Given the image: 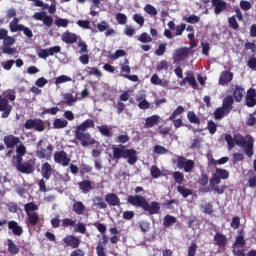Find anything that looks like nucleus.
<instances>
[{"instance_id":"nucleus-11","label":"nucleus","mask_w":256,"mask_h":256,"mask_svg":"<svg viewBox=\"0 0 256 256\" xmlns=\"http://www.w3.org/2000/svg\"><path fill=\"white\" fill-rule=\"evenodd\" d=\"M11 111H13V105L9 104V100L7 98H3L0 96V112L2 119L9 118L11 115Z\"/></svg>"},{"instance_id":"nucleus-25","label":"nucleus","mask_w":256,"mask_h":256,"mask_svg":"<svg viewBox=\"0 0 256 256\" xmlns=\"http://www.w3.org/2000/svg\"><path fill=\"white\" fill-rule=\"evenodd\" d=\"M160 117L157 114H154L150 117H147L145 119V127L146 129H151L152 127H155V125H159Z\"/></svg>"},{"instance_id":"nucleus-32","label":"nucleus","mask_w":256,"mask_h":256,"mask_svg":"<svg viewBox=\"0 0 256 256\" xmlns=\"http://www.w3.org/2000/svg\"><path fill=\"white\" fill-rule=\"evenodd\" d=\"M23 29V24H19V18H14L12 22H10V31L11 33H17V31H21Z\"/></svg>"},{"instance_id":"nucleus-46","label":"nucleus","mask_w":256,"mask_h":256,"mask_svg":"<svg viewBox=\"0 0 256 256\" xmlns=\"http://www.w3.org/2000/svg\"><path fill=\"white\" fill-rule=\"evenodd\" d=\"M228 25L230 29H234V31H237L239 29V22H237V18L235 16H231L228 18Z\"/></svg>"},{"instance_id":"nucleus-19","label":"nucleus","mask_w":256,"mask_h":256,"mask_svg":"<svg viewBox=\"0 0 256 256\" xmlns=\"http://www.w3.org/2000/svg\"><path fill=\"white\" fill-rule=\"evenodd\" d=\"M41 174L46 181H49L51 179V176L53 175V166L49 164V162H45L42 164L41 168Z\"/></svg>"},{"instance_id":"nucleus-23","label":"nucleus","mask_w":256,"mask_h":256,"mask_svg":"<svg viewBox=\"0 0 256 256\" xmlns=\"http://www.w3.org/2000/svg\"><path fill=\"white\" fill-rule=\"evenodd\" d=\"M234 103L235 99L233 96H226L222 101V107L226 110V112L231 113V111H233Z\"/></svg>"},{"instance_id":"nucleus-45","label":"nucleus","mask_w":256,"mask_h":256,"mask_svg":"<svg viewBox=\"0 0 256 256\" xmlns=\"http://www.w3.org/2000/svg\"><path fill=\"white\" fill-rule=\"evenodd\" d=\"M131 138H129V135L127 133L120 134L115 138L116 143H120V145H125V143H129Z\"/></svg>"},{"instance_id":"nucleus-35","label":"nucleus","mask_w":256,"mask_h":256,"mask_svg":"<svg viewBox=\"0 0 256 256\" xmlns=\"http://www.w3.org/2000/svg\"><path fill=\"white\" fill-rule=\"evenodd\" d=\"M183 113H185V108L183 106H178L168 117V121H174V119H177V117H179V115H183Z\"/></svg>"},{"instance_id":"nucleus-56","label":"nucleus","mask_w":256,"mask_h":256,"mask_svg":"<svg viewBox=\"0 0 256 256\" xmlns=\"http://www.w3.org/2000/svg\"><path fill=\"white\" fill-rule=\"evenodd\" d=\"M184 20L186 21V23H190L192 25H195V23H199V21H201L199 16L194 15V14H192L188 17H184Z\"/></svg>"},{"instance_id":"nucleus-22","label":"nucleus","mask_w":256,"mask_h":256,"mask_svg":"<svg viewBox=\"0 0 256 256\" xmlns=\"http://www.w3.org/2000/svg\"><path fill=\"white\" fill-rule=\"evenodd\" d=\"M246 105L248 107H255L256 105V91L253 88H250L247 92Z\"/></svg>"},{"instance_id":"nucleus-5","label":"nucleus","mask_w":256,"mask_h":256,"mask_svg":"<svg viewBox=\"0 0 256 256\" xmlns=\"http://www.w3.org/2000/svg\"><path fill=\"white\" fill-rule=\"evenodd\" d=\"M112 159L119 161V159H127L128 165H135L138 161L137 150L131 148L126 149V146L120 144L112 147Z\"/></svg>"},{"instance_id":"nucleus-24","label":"nucleus","mask_w":256,"mask_h":256,"mask_svg":"<svg viewBox=\"0 0 256 256\" xmlns=\"http://www.w3.org/2000/svg\"><path fill=\"white\" fill-rule=\"evenodd\" d=\"M233 81V73L230 71H222L219 78L220 85H227Z\"/></svg>"},{"instance_id":"nucleus-57","label":"nucleus","mask_w":256,"mask_h":256,"mask_svg":"<svg viewBox=\"0 0 256 256\" xmlns=\"http://www.w3.org/2000/svg\"><path fill=\"white\" fill-rule=\"evenodd\" d=\"M71 81V77L67 75H61L55 78V85H61V83H67Z\"/></svg>"},{"instance_id":"nucleus-43","label":"nucleus","mask_w":256,"mask_h":256,"mask_svg":"<svg viewBox=\"0 0 256 256\" xmlns=\"http://www.w3.org/2000/svg\"><path fill=\"white\" fill-rule=\"evenodd\" d=\"M187 119L190 123H194L195 125H199L201 123V120L193 111H188Z\"/></svg>"},{"instance_id":"nucleus-63","label":"nucleus","mask_w":256,"mask_h":256,"mask_svg":"<svg viewBox=\"0 0 256 256\" xmlns=\"http://www.w3.org/2000/svg\"><path fill=\"white\" fill-rule=\"evenodd\" d=\"M86 72L88 75H96V77H101L103 75L100 70H98L96 67H88L86 69Z\"/></svg>"},{"instance_id":"nucleus-50","label":"nucleus","mask_w":256,"mask_h":256,"mask_svg":"<svg viewBox=\"0 0 256 256\" xmlns=\"http://www.w3.org/2000/svg\"><path fill=\"white\" fill-rule=\"evenodd\" d=\"M207 129L210 135H215L217 133V124L213 120L207 122Z\"/></svg>"},{"instance_id":"nucleus-48","label":"nucleus","mask_w":256,"mask_h":256,"mask_svg":"<svg viewBox=\"0 0 256 256\" xmlns=\"http://www.w3.org/2000/svg\"><path fill=\"white\" fill-rule=\"evenodd\" d=\"M166 51H167V44L161 43L159 44L158 49L155 50V55H157V57H163Z\"/></svg>"},{"instance_id":"nucleus-53","label":"nucleus","mask_w":256,"mask_h":256,"mask_svg":"<svg viewBox=\"0 0 256 256\" xmlns=\"http://www.w3.org/2000/svg\"><path fill=\"white\" fill-rule=\"evenodd\" d=\"M136 101H140L138 104L139 109H149L151 104L147 101V99H143L142 97L137 98Z\"/></svg>"},{"instance_id":"nucleus-15","label":"nucleus","mask_w":256,"mask_h":256,"mask_svg":"<svg viewBox=\"0 0 256 256\" xmlns=\"http://www.w3.org/2000/svg\"><path fill=\"white\" fill-rule=\"evenodd\" d=\"M215 15H221L227 9V2L224 0H211Z\"/></svg>"},{"instance_id":"nucleus-2","label":"nucleus","mask_w":256,"mask_h":256,"mask_svg":"<svg viewBox=\"0 0 256 256\" xmlns=\"http://www.w3.org/2000/svg\"><path fill=\"white\" fill-rule=\"evenodd\" d=\"M127 203L136 207V209H142L144 213L148 215H159L161 211V204L157 201H152L149 203V200L145 196L141 195H129L127 197Z\"/></svg>"},{"instance_id":"nucleus-62","label":"nucleus","mask_w":256,"mask_h":256,"mask_svg":"<svg viewBox=\"0 0 256 256\" xmlns=\"http://www.w3.org/2000/svg\"><path fill=\"white\" fill-rule=\"evenodd\" d=\"M55 25L57 27H68L69 25V20L65 19V18H58L55 20Z\"/></svg>"},{"instance_id":"nucleus-8","label":"nucleus","mask_w":256,"mask_h":256,"mask_svg":"<svg viewBox=\"0 0 256 256\" xmlns=\"http://www.w3.org/2000/svg\"><path fill=\"white\" fill-rule=\"evenodd\" d=\"M24 128L27 130L34 129L38 133H43L45 131V122L40 118L28 119L24 123Z\"/></svg>"},{"instance_id":"nucleus-36","label":"nucleus","mask_w":256,"mask_h":256,"mask_svg":"<svg viewBox=\"0 0 256 256\" xmlns=\"http://www.w3.org/2000/svg\"><path fill=\"white\" fill-rule=\"evenodd\" d=\"M187 82L189 83V86L193 89H197L199 87V84H197V80L195 79V76L193 75V72H187L186 76Z\"/></svg>"},{"instance_id":"nucleus-37","label":"nucleus","mask_w":256,"mask_h":256,"mask_svg":"<svg viewBox=\"0 0 256 256\" xmlns=\"http://www.w3.org/2000/svg\"><path fill=\"white\" fill-rule=\"evenodd\" d=\"M63 103H65V105H68L69 107H71V105H73V103H77V98H74L73 94H71V93H66L63 96Z\"/></svg>"},{"instance_id":"nucleus-12","label":"nucleus","mask_w":256,"mask_h":256,"mask_svg":"<svg viewBox=\"0 0 256 256\" xmlns=\"http://www.w3.org/2000/svg\"><path fill=\"white\" fill-rule=\"evenodd\" d=\"M62 241L64 247H70L71 249H79L81 245V239L73 234L66 235Z\"/></svg>"},{"instance_id":"nucleus-28","label":"nucleus","mask_w":256,"mask_h":256,"mask_svg":"<svg viewBox=\"0 0 256 256\" xmlns=\"http://www.w3.org/2000/svg\"><path fill=\"white\" fill-rule=\"evenodd\" d=\"M26 223L30 227H35L39 223V214L37 212L28 213Z\"/></svg>"},{"instance_id":"nucleus-51","label":"nucleus","mask_w":256,"mask_h":256,"mask_svg":"<svg viewBox=\"0 0 256 256\" xmlns=\"http://www.w3.org/2000/svg\"><path fill=\"white\" fill-rule=\"evenodd\" d=\"M245 243V237L240 234L239 236L236 237L234 246L237 247L238 249H241L245 245Z\"/></svg>"},{"instance_id":"nucleus-14","label":"nucleus","mask_w":256,"mask_h":256,"mask_svg":"<svg viewBox=\"0 0 256 256\" xmlns=\"http://www.w3.org/2000/svg\"><path fill=\"white\" fill-rule=\"evenodd\" d=\"M4 145H6L7 149H15L19 143H21V140L19 137H16L12 134L6 135L3 138Z\"/></svg>"},{"instance_id":"nucleus-54","label":"nucleus","mask_w":256,"mask_h":256,"mask_svg":"<svg viewBox=\"0 0 256 256\" xmlns=\"http://www.w3.org/2000/svg\"><path fill=\"white\" fill-rule=\"evenodd\" d=\"M150 173L153 179H159L161 177V170L155 165L151 166Z\"/></svg>"},{"instance_id":"nucleus-20","label":"nucleus","mask_w":256,"mask_h":256,"mask_svg":"<svg viewBox=\"0 0 256 256\" xmlns=\"http://www.w3.org/2000/svg\"><path fill=\"white\" fill-rule=\"evenodd\" d=\"M61 39H62L63 43L72 45L73 43H77V34L66 31L62 34Z\"/></svg>"},{"instance_id":"nucleus-26","label":"nucleus","mask_w":256,"mask_h":256,"mask_svg":"<svg viewBox=\"0 0 256 256\" xmlns=\"http://www.w3.org/2000/svg\"><path fill=\"white\" fill-rule=\"evenodd\" d=\"M214 241L215 245H217L220 248L227 247V236L221 234L220 232L214 235Z\"/></svg>"},{"instance_id":"nucleus-40","label":"nucleus","mask_w":256,"mask_h":256,"mask_svg":"<svg viewBox=\"0 0 256 256\" xmlns=\"http://www.w3.org/2000/svg\"><path fill=\"white\" fill-rule=\"evenodd\" d=\"M93 203L98 209H105L107 207V203H105V200H103V197L101 196L94 197Z\"/></svg>"},{"instance_id":"nucleus-42","label":"nucleus","mask_w":256,"mask_h":256,"mask_svg":"<svg viewBox=\"0 0 256 256\" xmlns=\"http://www.w3.org/2000/svg\"><path fill=\"white\" fill-rule=\"evenodd\" d=\"M8 251L11 255L19 254V246L13 243V240L8 239Z\"/></svg>"},{"instance_id":"nucleus-18","label":"nucleus","mask_w":256,"mask_h":256,"mask_svg":"<svg viewBox=\"0 0 256 256\" xmlns=\"http://www.w3.org/2000/svg\"><path fill=\"white\" fill-rule=\"evenodd\" d=\"M72 211L76 215H85L87 211V206H85L84 203L81 201L74 200V203L72 205Z\"/></svg>"},{"instance_id":"nucleus-64","label":"nucleus","mask_w":256,"mask_h":256,"mask_svg":"<svg viewBox=\"0 0 256 256\" xmlns=\"http://www.w3.org/2000/svg\"><path fill=\"white\" fill-rule=\"evenodd\" d=\"M247 65L250 69L252 70H256V58L255 56H251L248 61H247Z\"/></svg>"},{"instance_id":"nucleus-33","label":"nucleus","mask_w":256,"mask_h":256,"mask_svg":"<svg viewBox=\"0 0 256 256\" xmlns=\"http://www.w3.org/2000/svg\"><path fill=\"white\" fill-rule=\"evenodd\" d=\"M67 125H69V122L61 118H56L53 123L54 129H65Z\"/></svg>"},{"instance_id":"nucleus-30","label":"nucleus","mask_w":256,"mask_h":256,"mask_svg":"<svg viewBox=\"0 0 256 256\" xmlns=\"http://www.w3.org/2000/svg\"><path fill=\"white\" fill-rule=\"evenodd\" d=\"M227 115H229V112H227V110L222 106L216 108L214 111V119H216V121H221V119H223V117H227Z\"/></svg>"},{"instance_id":"nucleus-16","label":"nucleus","mask_w":256,"mask_h":256,"mask_svg":"<svg viewBox=\"0 0 256 256\" xmlns=\"http://www.w3.org/2000/svg\"><path fill=\"white\" fill-rule=\"evenodd\" d=\"M105 201L110 207H117L121 205V199L115 193H108L105 196Z\"/></svg>"},{"instance_id":"nucleus-13","label":"nucleus","mask_w":256,"mask_h":256,"mask_svg":"<svg viewBox=\"0 0 256 256\" xmlns=\"http://www.w3.org/2000/svg\"><path fill=\"white\" fill-rule=\"evenodd\" d=\"M189 55H191V48H188V47L178 48L174 51L173 61L175 63H177L179 61H185V59H187V57H189Z\"/></svg>"},{"instance_id":"nucleus-1","label":"nucleus","mask_w":256,"mask_h":256,"mask_svg":"<svg viewBox=\"0 0 256 256\" xmlns=\"http://www.w3.org/2000/svg\"><path fill=\"white\" fill-rule=\"evenodd\" d=\"M228 150L231 151L235 149V145L243 149L244 155L251 159L253 155H255V138L251 136V134H247L243 136L241 133L234 134V137L231 134H225L224 137Z\"/></svg>"},{"instance_id":"nucleus-10","label":"nucleus","mask_w":256,"mask_h":256,"mask_svg":"<svg viewBox=\"0 0 256 256\" xmlns=\"http://www.w3.org/2000/svg\"><path fill=\"white\" fill-rule=\"evenodd\" d=\"M54 162L62 167H69L71 163V158L67 155L65 150L54 152Z\"/></svg>"},{"instance_id":"nucleus-58","label":"nucleus","mask_w":256,"mask_h":256,"mask_svg":"<svg viewBox=\"0 0 256 256\" xmlns=\"http://www.w3.org/2000/svg\"><path fill=\"white\" fill-rule=\"evenodd\" d=\"M93 171V167L88 164H81L80 165V175L83 177L85 173H91Z\"/></svg>"},{"instance_id":"nucleus-21","label":"nucleus","mask_w":256,"mask_h":256,"mask_svg":"<svg viewBox=\"0 0 256 256\" xmlns=\"http://www.w3.org/2000/svg\"><path fill=\"white\" fill-rule=\"evenodd\" d=\"M78 187L82 193H89L90 191H93L95 189V185H93V182L90 180H83L78 183Z\"/></svg>"},{"instance_id":"nucleus-7","label":"nucleus","mask_w":256,"mask_h":256,"mask_svg":"<svg viewBox=\"0 0 256 256\" xmlns=\"http://www.w3.org/2000/svg\"><path fill=\"white\" fill-rule=\"evenodd\" d=\"M43 139L39 140L36 145V157L38 159H51V155H53V144H48L46 149L43 148Z\"/></svg>"},{"instance_id":"nucleus-34","label":"nucleus","mask_w":256,"mask_h":256,"mask_svg":"<svg viewBox=\"0 0 256 256\" xmlns=\"http://www.w3.org/2000/svg\"><path fill=\"white\" fill-rule=\"evenodd\" d=\"M177 191L184 197V199H187V197L193 195V190L189 188H185V186L178 185L177 186Z\"/></svg>"},{"instance_id":"nucleus-55","label":"nucleus","mask_w":256,"mask_h":256,"mask_svg":"<svg viewBox=\"0 0 256 256\" xmlns=\"http://www.w3.org/2000/svg\"><path fill=\"white\" fill-rule=\"evenodd\" d=\"M154 153H156V155H165V154L169 153V150L167 148H165L164 146L155 145Z\"/></svg>"},{"instance_id":"nucleus-39","label":"nucleus","mask_w":256,"mask_h":256,"mask_svg":"<svg viewBox=\"0 0 256 256\" xmlns=\"http://www.w3.org/2000/svg\"><path fill=\"white\" fill-rule=\"evenodd\" d=\"M74 232L80 233L81 235H85L87 233V226H85V223L83 222H78L77 224L75 223Z\"/></svg>"},{"instance_id":"nucleus-52","label":"nucleus","mask_w":256,"mask_h":256,"mask_svg":"<svg viewBox=\"0 0 256 256\" xmlns=\"http://www.w3.org/2000/svg\"><path fill=\"white\" fill-rule=\"evenodd\" d=\"M246 125H247V127H255L256 117H255L254 112L248 115V117L246 119Z\"/></svg>"},{"instance_id":"nucleus-38","label":"nucleus","mask_w":256,"mask_h":256,"mask_svg":"<svg viewBox=\"0 0 256 256\" xmlns=\"http://www.w3.org/2000/svg\"><path fill=\"white\" fill-rule=\"evenodd\" d=\"M24 210H25L26 215L29 213H35V211L39 210V206H37L33 202H28L24 205Z\"/></svg>"},{"instance_id":"nucleus-60","label":"nucleus","mask_w":256,"mask_h":256,"mask_svg":"<svg viewBox=\"0 0 256 256\" xmlns=\"http://www.w3.org/2000/svg\"><path fill=\"white\" fill-rule=\"evenodd\" d=\"M96 254L97 256H107V249L105 248V246L98 244L96 246Z\"/></svg>"},{"instance_id":"nucleus-17","label":"nucleus","mask_w":256,"mask_h":256,"mask_svg":"<svg viewBox=\"0 0 256 256\" xmlns=\"http://www.w3.org/2000/svg\"><path fill=\"white\" fill-rule=\"evenodd\" d=\"M8 229L12 231L13 235H16V237H21L23 235V227L19 226V223L15 220L8 222Z\"/></svg>"},{"instance_id":"nucleus-4","label":"nucleus","mask_w":256,"mask_h":256,"mask_svg":"<svg viewBox=\"0 0 256 256\" xmlns=\"http://www.w3.org/2000/svg\"><path fill=\"white\" fill-rule=\"evenodd\" d=\"M229 170L223 168H216L215 172L212 174L209 185L213 193L217 195H223L227 191V185H221V181H225L229 178ZM220 185V186H219Z\"/></svg>"},{"instance_id":"nucleus-44","label":"nucleus","mask_w":256,"mask_h":256,"mask_svg":"<svg viewBox=\"0 0 256 256\" xmlns=\"http://www.w3.org/2000/svg\"><path fill=\"white\" fill-rule=\"evenodd\" d=\"M97 129L104 137H112L111 129L108 125L98 126Z\"/></svg>"},{"instance_id":"nucleus-61","label":"nucleus","mask_w":256,"mask_h":256,"mask_svg":"<svg viewBox=\"0 0 256 256\" xmlns=\"http://www.w3.org/2000/svg\"><path fill=\"white\" fill-rule=\"evenodd\" d=\"M116 21L119 23V25H125L127 23V15L123 13L116 14Z\"/></svg>"},{"instance_id":"nucleus-41","label":"nucleus","mask_w":256,"mask_h":256,"mask_svg":"<svg viewBox=\"0 0 256 256\" xmlns=\"http://www.w3.org/2000/svg\"><path fill=\"white\" fill-rule=\"evenodd\" d=\"M177 223V218L171 215H166L164 217L163 225L164 227H172V225H175Z\"/></svg>"},{"instance_id":"nucleus-47","label":"nucleus","mask_w":256,"mask_h":256,"mask_svg":"<svg viewBox=\"0 0 256 256\" xmlns=\"http://www.w3.org/2000/svg\"><path fill=\"white\" fill-rule=\"evenodd\" d=\"M208 184L209 175H207L206 173H202L200 178L198 179V185H200L201 187H207Z\"/></svg>"},{"instance_id":"nucleus-49","label":"nucleus","mask_w":256,"mask_h":256,"mask_svg":"<svg viewBox=\"0 0 256 256\" xmlns=\"http://www.w3.org/2000/svg\"><path fill=\"white\" fill-rule=\"evenodd\" d=\"M173 179L175 181V183H178V185H181V183H183V181H185V175H183V173L176 171L173 173Z\"/></svg>"},{"instance_id":"nucleus-29","label":"nucleus","mask_w":256,"mask_h":256,"mask_svg":"<svg viewBox=\"0 0 256 256\" xmlns=\"http://www.w3.org/2000/svg\"><path fill=\"white\" fill-rule=\"evenodd\" d=\"M150 83H152V85H160V87H167L169 82L167 80H162L161 78H159V75L153 74L150 79Z\"/></svg>"},{"instance_id":"nucleus-59","label":"nucleus","mask_w":256,"mask_h":256,"mask_svg":"<svg viewBox=\"0 0 256 256\" xmlns=\"http://www.w3.org/2000/svg\"><path fill=\"white\" fill-rule=\"evenodd\" d=\"M197 248V243L192 242L191 245L188 247L187 256L197 255Z\"/></svg>"},{"instance_id":"nucleus-6","label":"nucleus","mask_w":256,"mask_h":256,"mask_svg":"<svg viewBox=\"0 0 256 256\" xmlns=\"http://www.w3.org/2000/svg\"><path fill=\"white\" fill-rule=\"evenodd\" d=\"M36 165L37 158L35 157H27L25 161H23V158L16 160L17 171H19V173H23L24 175H33V173H35Z\"/></svg>"},{"instance_id":"nucleus-3","label":"nucleus","mask_w":256,"mask_h":256,"mask_svg":"<svg viewBox=\"0 0 256 256\" xmlns=\"http://www.w3.org/2000/svg\"><path fill=\"white\" fill-rule=\"evenodd\" d=\"M94 127L95 121L93 119H86L84 122L76 126L74 138L76 141H80L82 147L95 145V139L91 138V134L87 132V129H93Z\"/></svg>"},{"instance_id":"nucleus-31","label":"nucleus","mask_w":256,"mask_h":256,"mask_svg":"<svg viewBox=\"0 0 256 256\" xmlns=\"http://www.w3.org/2000/svg\"><path fill=\"white\" fill-rule=\"evenodd\" d=\"M25 155H27V147H25V145L20 144L16 147V161H19L21 159H23V157H25Z\"/></svg>"},{"instance_id":"nucleus-9","label":"nucleus","mask_w":256,"mask_h":256,"mask_svg":"<svg viewBox=\"0 0 256 256\" xmlns=\"http://www.w3.org/2000/svg\"><path fill=\"white\" fill-rule=\"evenodd\" d=\"M177 167L178 169H184L185 173H191L195 169V161L188 160L185 156H178Z\"/></svg>"},{"instance_id":"nucleus-27","label":"nucleus","mask_w":256,"mask_h":256,"mask_svg":"<svg viewBox=\"0 0 256 256\" xmlns=\"http://www.w3.org/2000/svg\"><path fill=\"white\" fill-rule=\"evenodd\" d=\"M243 95H245V88L236 85L234 88L233 96L236 103H241L243 100Z\"/></svg>"}]
</instances>
